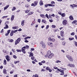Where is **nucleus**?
Masks as SVG:
<instances>
[{
    "label": "nucleus",
    "mask_w": 77,
    "mask_h": 77,
    "mask_svg": "<svg viewBox=\"0 0 77 77\" xmlns=\"http://www.w3.org/2000/svg\"><path fill=\"white\" fill-rule=\"evenodd\" d=\"M53 56H54V54L53 53H51L50 54H49V58H51L52 57H53Z\"/></svg>",
    "instance_id": "nucleus-11"
},
{
    "label": "nucleus",
    "mask_w": 77,
    "mask_h": 77,
    "mask_svg": "<svg viewBox=\"0 0 77 77\" xmlns=\"http://www.w3.org/2000/svg\"><path fill=\"white\" fill-rule=\"evenodd\" d=\"M45 17H46V18H47L48 19H49V17H48V14H46L45 15Z\"/></svg>",
    "instance_id": "nucleus-44"
},
{
    "label": "nucleus",
    "mask_w": 77,
    "mask_h": 77,
    "mask_svg": "<svg viewBox=\"0 0 77 77\" xmlns=\"http://www.w3.org/2000/svg\"><path fill=\"white\" fill-rule=\"evenodd\" d=\"M48 71L50 72H52V69H50Z\"/></svg>",
    "instance_id": "nucleus-61"
},
{
    "label": "nucleus",
    "mask_w": 77,
    "mask_h": 77,
    "mask_svg": "<svg viewBox=\"0 0 77 77\" xmlns=\"http://www.w3.org/2000/svg\"><path fill=\"white\" fill-rule=\"evenodd\" d=\"M76 20H75L74 21H73V22H72V24H75V25H77V23H76Z\"/></svg>",
    "instance_id": "nucleus-36"
},
{
    "label": "nucleus",
    "mask_w": 77,
    "mask_h": 77,
    "mask_svg": "<svg viewBox=\"0 0 77 77\" xmlns=\"http://www.w3.org/2000/svg\"><path fill=\"white\" fill-rule=\"evenodd\" d=\"M50 53H51V51H48L47 52V54H50Z\"/></svg>",
    "instance_id": "nucleus-48"
},
{
    "label": "nucleus",
    "mask_w": 77,
    "mask_h": 77,
    "mask_svg": "<svg viewBox=\"0 0 77 77\" xmlns=\"http://www.w3.org/2000/svg\"><path fill=\"white\" fill-rule=\"evenodd\" d=\"M70 35H72V36H73L75 35V33L74 32H72L70 34Z\"/></svg>",
    "instance_id": "nucleus-45"
},
{
    "label": "nucleus",
    "mask_w": 77,
    "mask_h": 77,
    "mask_svg": "<svg viewBox=\"0 0 77 77\" xmlns=\"http://www.w3.org/2000/svg\"><path fill=\"white\" fill-rule=\"evenodd\" d=\"M13 57L14 59H17V57L15 55H13Z\"/></svg>",
    "instance_id": "nucleus-56"
},
{
    "label": "nucleus",
    "mask_w": 77,
    "mask_h": 77,
    "mask_svg": "<svg viewBox=\"0 0 77 77\" xmlns=\"http://www.w3.org/2000/svg\"><path fill=\"white\" fill-rule=\"evenodd\" d=\"M4 65H6L7 64V61H6V60H4Z\"/></svg>",
    "instance_id": "nucleus-23"
},
{
    "label": "nucleus",
    "mask_w": 77,
    "mask_h": 77,
    "mask_svg": "<svg viewBox=\"0 0 77 77\" xmlns=\"http://www.w3.org/2000/svg\"><path fill=\"white\" fill-rule=\"evenodd\" d=\"M13 8L12 9V11H14V10H16V7H13Z\"/></svg>",
    "instance_id": "nucleus-28"
},
{
    "label": "nucleus",
    "mask_w": 77,
    "mask_h": 77,
    "mask_svg": "<svg viewBox=\"0 0 77 77\" xmlns=\"http://www.w3.org/2000/svg\"><path fill=\"white\" fill-rule=\"evenodd\" d=\"M40 45L43 48H45V44L43 42V41H41L40 42Z\"/></svg>",
    "instance_id": "nucleus-2"
},
{
    "label": "nucleus",
    "mask_w": 77,
    "mask_h": 77,
    "mask_svg": "<svg viewBox=\"0 0 77 77\" xmlns=\"http://www.w3.org/2000/svg\"><path fill=\"white\" fill-rule=\"evenodd\" d=\"M19 62H20L19 61H16L14 62V63H15V64H17V63H19Z\"/></svg>",
    "instance_id": "nucleus-37"
},
{
    "label": "nucleus",
    "mask_w": 77,
    "mask_h": 77,
    "mask_svg": "<svg viewBox=\"0 0 77 77\" xmlns=\"http://www.w3.org/2000/svg\"><path fill=\"white\" fill-rule=\"evenodd\" d=\"M38 1H35L34 2V6H36L38 5Z\"/></svg>",
    "instance_id": "nucleus-13"
},
{
    "label": "nucleus",
    "mask_w": 77,
    "mask_h": 77,
    "mask_svg": "<svg viewBox=\"0 0 77 77\" xmlns=\"http://www.w3.org/2000/svg\"><path fill=\"white\" fill-rule=\"evenodd\" d=\"M49 18H51V15L49 14Z\"/></svg>",
    "instance_id": "nucleus-64"
},
{
    "label": "nucleus",
    "mask_w": 77,
    "mask_h": 77,
    "mask_svg": "<svg viewBox=\"0 0 77 77\" xmlns=\"http://www.w3.org/2000/svg\"><path fill=\"white\" fill-rule=\"evenodd\" d=\"M17 51V52H21V50H19V49H17L16 50Z\"/></svg>",
    "instance_id": "nucleus-46"
},
{
    "label": "nucleus",
    "mask_w": 77,
    "mask_h": 77,
    "mask_svg": "<svg viewBox=\"0 0 77 77\" xmlns=\"http://www.w3.org/2000/svg\"><path fill=\"white\" fill-rule=\"evenodd\" d=\"M55 17H56V18H57V19H59V16L57 15H55Z\"/></svg>",
    "instance_id": "nucleus-50"
},
{
    "label": "nucleus",
    "mask_w": 77,
    "mask_h": 77,
    "mask_svg": "<svg viewBox=\"0 0 77 77\" xmlns=\"http://www.w3.org/2000/svg\"><path fill=\"white\" fill-rule=\"evenodd\" d=\"M31 59L32 60H35V57L33 56L31 57Z\"/></svg>",
    "instance_id": "nucleus-33"
},
{
    "label": "nucleus",
    "mask_w": 77,
    "mask_h": 77,
    "mask_svg": "<svg viewBox=\"0 0 77 77\" xmlns=\"http://www.w3.org/2000/svg\"><path fill=\"white\" fill-rule=\"evenodd\" d=\"M61 16H62V17H65V14L64 13H63L61 14Z\"/></svg>",
    "instance_id": "nucleus-32"
},
{
    "label": "nucleus",
    "mask_w": 77,
    "mask_h": 77,
    "mask_svg": "<svg viewBox=\"0 0 77 77\" xmlns=\"http://www.w3.org/2000/svg\"><path fill=\"white\" fill-rule=\"evenodd\" d=\"M11 32V30H9L8 31V34H9V33Z\"/></svg>",
    "instance_id": "nucleus-60"
},
{
    "label": "nucleus",
    "mask_w": 77,
    "mask_h": 77,
    "mask_svg": "<svg viewBox=\"0 0 77 77\" xmlns=\"http://www.w3.org/2000/svg\"><path fill=\"white\" fill-rule=\"evenodd\" d=\"M33 14V12H30L28 14V15H32V14Z\"/></svg>",
    "instance_id": "nucleus-21"
},
{
    "label": "nucleus",
    "mask_w": 77,
    "mask_h": 77,
    "mask_svg": "<svg viewBox=\"0 0 77 77\" xmlns=\"http://www.w3.org/2000/svg\"><path fill=\"white\" fill-rule=\"evenodd\" d=\"M74 43L76 47H77V42H74Z\"/></svg>",
    "instance_id": "nucleus-34"
},
{
    "label": "nucleus",
    "mask_w": 77,
    "mask_h": 77,
    "mask_svg": "<svg viewBox=\"0 0 77 77\" xmlns=\"http://www.w3.org/2000/svg\"><path fill=\"white\" fill-rule=\"evenodd\" d=\"M48 28H49V25H47L46 28V29H48Z\"/></svg>",
    "instance_id": "nucleus-62"
},
{
    "label": "nucleus",
    "mask_w": 77,
    "mask_h": 77,
    "mask_svg": "<svg viewBox=\"0 0 77 77\" xmlns=\"http://www.w3.org/2000/svg\"><path fill=\"white\" fill-rule=\"evenodd\" d=\"M40 17H42V18H45V15L43 14H40Z\"/></svg>",
    "instance_id": "nucleus-12"
},
{
    "label": "nucleus",
    "mask_w": 77,
    "mask_h": 77,
    "mask_svg": "<svg viewBox=\"0 0 77 77\" xmlns=\"http://www.w3.org/2000/svg\"><path fill=\"white\" fill-rule=\"evenodd\" d=\"M13 35H14V33L12 32H11L10 33V36H12Z\"/></svg>",
    "instance_id": "nucleus-42"
},
{
    "label": "nucleus",
    "mask_w": 77,
    "mask_h": 77,
    "mask_svg": "<svg viewBox=\"0 0 77 77\" xmlns=\"http://www.w3.org/2000/svg\"><path fill=\"white\" fill-rule=\"evenodd\" d=\"M50 69V68H49L48 67H47L46 68V70H48V71Z\"/></svg>",
    "instance_id": "nucleus-52"
},
{
    "label": "nucleus",
    "mask_w": 77,
    "mask_h": 77,
    "mask_svg": "<svg viewBox=\"0 0 77 77\" xmlns=\"http://www.w3.org/2000/svg\"><path fill=\"white\" fill-rule=\"evenodd\" d=\"M62 23L63 25L66 26V25L68 24V21L66 20H64L63 21Z\"/></svg>",
    "instance_id": "nucleus-4"
},
{
    "label": "nucleus",
    "mask_w": 77,
    "mask_h": 77,
    "mask_svg": "<svg viewBox=\"0 0 77 77\" xmlns=\"http://www.w3.org/2000/svg\"><path fill=\"white\" fill-rule=\"evenodd\" d=\"M9 7V5H8L6 6L5 7H4V10L5 11V10H6V9H7Z\"/></svg>",
    "instance_id": "nucleus-16"
},
{
    "label": "nucleus",
    "mask_w": 77,
    "mask_h": 77,
    "mask_svg": "<svg viewBox=\"0 0 77 77\" xmlns=\"http://www.w3.org/2000/svg\"><path fill=\"white\" fill-rule=\"evenodd\" d=\"M56 26L54 25H52V28H56Z\"/></svg>",
    "instance_id": "nucleus-47"
},
{
    "label": "nucleus",
    "mask_w": 77,
    "mask_h": 77,
    "mask_svg": "<svg viewBox=\"0 0 77 77\" xmlns=\"http://www.w3.org/2000/svg\"><path fill=\"white\" fill-rule=\"evenodd\" d=\"M43 2H42V1L41 0L39 2V4L40 6H42V5H43Z\"/></svg>",
    "instance_id": "nucleus-24"
},
{
    "label": "nucleus",
    "mask_w": 77,
    "mask_h": 77,
    "mask_svg": "<svg viewBox=\"0 0 77 77\" xmlns=\"http://www.w3.org/2000/svg\"><path fill=\"white\" fill-rule=\"evenodd\" d=\"M48 46H50V47H53V43L52 42H49V43H48Z\"/></svg>",
    "instance_id": "nucleus-10"
},
{
    "label": "nucleus",
    "mask_w": 77,
    "mask_h": 77,
    "mask_svg": "<svg viewBox=\"0 0 77 77\" xmlns=\"http://www.w3.org/2000/svg\"><path fill=\"white\" fill-rule=\"evenodd\" d=\"M69 41H72L73 39H74V38L73 37H72V38H69Z\"/></svg>",
    "instance_id": "nucleus-25"
},
{
    "label": "nucleus",
    "mask_w": 77,
    "mask_h": 77,
    "mask_svg": "<svg viewBox=\"0 0 77 77\" xmlns=\"http://www.w3.org/2000/svg\"><path fill=\"white\" fill-rule=\"evenodd\" d=\"M12 29H14V30H15V29H18V26L13 27H12Z\"/></svg>",
    "instance_id": "nucleus-20"
},
{
    "label": "nucleus",
    "mask_w": 77,
    "mask_h": 77,
    "mask_svg": "<svg viewBox=\"0 0 77 77\" xmlns=\"http://www.w3.org/2000/svg\"><path fill=\"white\" fill-rule=\"evenodd\" d=\"M69 18L70 20H73V17H72V16H70L69 17Z\"/></svg>",
    "instance_id": "nucleus-30"
},
{
    "label": "nucleus",
    "mask_w": 77,
    "mask_h": 77,
    "mask_svg": "<svg viewBox=\"0 0 77 77\" xmlns=\"http://www.w3.org/2000/svg\"><path fill=\"white\" fill-rule=\"evenodd\" d=\"M74 8H77V5L75 4H72Z\"/></svg>",
    "instance_id": "nucleus-41"
},
{
    "label": "nucleus",
    "mask_w": 77,
    "mask_h": 77,
    "mask_svg": "<svg viewBox=\"0 0 77 77\" xmlns=\"http://www.w3.org/2000/svg\"><path fill=\"white\" fill-rule=\"evenodd\" d=\"M30 12V10H27L25 11V13H26V14H28V13H29V12Z\"/></svg>",
    "instance_id": "nucleus-29"
},
{
    "label": "nucleus",
    "mask_w": 77,
    "mask_h": 77,
    "mask_svg": "<svg viewBox=\"0 0 77 77\" xmlns=\"http://www.w3.org/2000/svg\"><path fill=\"white\" fill-rule=\"evenodd\" d=\"M24 20H23L21 22V25L22 26H24Z\"/></svg>",
    "instance_id": "nucleus-22"
},
{
    "label": "nucleus",
    "mask_w": 77,
    "mask_h": 77,
    "mask_svg": "<svg viewBox=\"0 0 77 77\" xmlns=\"http://www.w3.org/2000/svg\"><path fill=\"white\" fill-rule=\"evenodd\" d=\"M15 17V16L14 15H12L11 16V21H13V20H14V17Z\"/></svg>",
    "instance_id": "nucleus-15"
},
{
    "label": "nucleus",
    "mask_w": 77,
    "mask_h": 77,
    "mask_svg": "<svg viewBox=\"0 0 77 77\" xmlns=\"http://www.w3.org/2000/svg\"><path fill=\"white\" fill-rule=\"evenodd\" d=\"M3 53H8V52L6 50H3Z\"/></svg>",
    "instance_id": "nucleus-35"
},
{
    "label": "nucleus",
    "mask_w": 77,
    "mask_h": 77,
    "mask_svg": "<svg viewBox=\"0 0 77 77\" xmlns=\"http://www.w3.org/2000/svg\"><path fill=\"white\" fill-rule=\"evenodd\" d=\"M25 40L24 41L25 42H26V43H27L29 42V41L28 40Z\"/></svg>",
    "instance_id": "nucleus-63"
},
{
    "label": "nucleus",
    "mask_w": 77,
    "mask_h": 77,
    "mask_svg": "<svg viewBox=\"0 0 77 77\" xmlns=\"http://www.w3.org/2000/svg\"><path fill=\"white\" fill-rule=\"evenodd\" d=\"M29 6V5L28 4H26L25 5V7L26 8H28Z\"/></svg>",
    "instance_id": "nucleus-54"
},
{
    "label": "nucleus",
    "mask_w": 77,
    "mask_h": 77,
    "mask_svg": "<svg viewBox=\"0 0 77 77\" xmlns=\"http://www.w3.org/2000/svg\"><path fill=\"white\" fill-rule=\"evenodd\" d=\"M25 48V47H24L22 48V52H23V53L24 54H26V51H25V50H26V49Z\"/></svg>",
    "instance_id": "nucleus-8"
},
{
    "label": "nucleus",
    "mask_w": 77,
    "mask_h": 77,
    "mask_svg": "<svg viewBox=\"0 0 77 77\" xmlns=\"http://www.w3.org/2000/svg\"><path fill=\"white\" fill-rule=\"evenodd\" d=\"M3 73L5 74H7V72L6 71V70L5 69H4L3 70Z\"/></svg>",
    "instance_id": "nucleus-18"
},
{
    "label": "nucleus",
    "mask_w": 77,
    "mask_h": 77,
    "mask_svg": "<svg viewBox=\"0 0 77 77\" xmlns=\"http://www.w3.org/2000/svg\"><path fill=\"white\" fill-rule=\"evenodd\" d=\"M60 72H61V73H60V75H64V72H63V70H61Z\"/></svg>",
    "instance_id": "nucleus-14"
},
{
    "label": "nucleus",
    "mask_w": 77,
    "mask_h": 77,
    "mask_svg": "<svg viewBox=\"0 0 77 77\" xmlns=\"http://www.w3.org/2000/svg\"><path fill=\"white\" fill-rule=\"evenodd\" d=\"M42 21L43 23H45V20L44 19H42Z\"/></svg>",
    "instance_id": "nucleus-40"
},
{
    "label": "nucleus",
    "mask_w": 77,
    "mask_h": 77,
    "mask_svg": "<svg viewBox=\"0 0 77 77\" xmlns=\"http://www.w3.org/2000/svg\"><path fill=\"white\" fill-rule=\"evenodd\" d=\"M33 56V54L32 53L30 52V53L29 55V57H31V56Z\"/></svg>",
    "instance_id": "nucleus-26"
},
{
    "label": "nucleus",
    "mask_w": 77,
    "mask_h": 77,
    "mask_svg": "<svg viewBox=\"0 0 77 77\" xmlns=\"http://www.w3.org/2000/svg\"><path fill=\"white\" fill-rule=\"evenodd\" d=\"M38 64H39V65L40 66H41V65H43V64H42V62L39 63H38Z\"/></svg>",
    "instance_id": "nucleus-55"
},
{
    "label": "nucleus",
    "mask_w": 77,
    "mask_h": 77,
    "mask_svg": "<svg viewBox=\"0 0 77 77\" xmlns=\"http://www.w3.org/2000/svg\"><path fill=\"white\" fill-rule=\"evenodd\" d=\"M63 33H64V31H61L60 32V34L61 36L62 37L64 36Z\"/></svg>",
    "instance_id": "nucleus-9"
},
{
    "label": "nucleus",
    "mask_w": 77,
    "mask_h": 77,
    "mask_svg": "<svg viewBox=\"0 0 77 77\" xmlns=\"http://www.w3.org/2000/svg\"><path fill=\"white\" fill-rule=\"evenodd\" d=\"M18 31V30H11V32H12V33H15L16 32H17Z\"/></svg>",
    "instance_id": "nucleus-19"
},
{
    "label": "nucleus",
    "mask_w": 77,
    "mask_h": 77,
    "mask_svg": "<svg viewBox=\"0 0 77 77\" xmlns=\"http://www.w3.org/2000/svg\"><path fill=\"white\" fill-rule=\"evenodd\" d=\"M49 54H47L45 56V57H48L49 58Z\"/></svg>",
    "instance_id": "nucleus-31"
},
{
    "label": "nucleus",
    "mask_w": 77,
    "mask_h": 77,
    "mask_svg": "<svg viewBox=\"0 0 77 77\" xmlns=\"http://www.w3.org/2000/svg\"><path fill=\"white\" fill-rule=\"evenodd\" d=\"M31 38V37H26L24 38V39L25 40H26L27 39H30Z\"/></svg>",
    "instance_id": "nucleus-27"
},
{
    "label": "nucleus",
    "mask_w": 77,
    "mask_h": 77,
    "mask_svg": "<svg viewBox=\"0 0 77 77\" xmlns=\"http://www.w3.org/2000/svg\"><path fill=\"white\" fill-rule=\"evenodd\" d=\"M5 57H6V59L7 62H9V60H11V58H10V57L8 55H7L5 56Z\"/></svg>",
    "instance_id": "nucleus-5"
},
{
    "label": "nucleus",
    "mask_w": 77,
    "mask_h": 77,
    "mask_svg": "<svg viewBox=\"0 0 77 77\" xmlns=\"http://www.w3.org/2000/svg\"><path fill=\"white\" fill-rule=\"evenodd\" d=\"M5 26L4 27V28L5 29H8L9 28L8 25L6 24V23H5Z\"/></svg>",
    "instance_id": "nucleus-17"
},
{
    "label": "nucleus",
    "mask_w": 77,
    "mask_h": 77,
    "mask_svg": "<svg viewBox=\"0 0 77 77\" xmlns=\"http://www.w3.org/2000/svg\"><path fill=\"white\" fill-rule=\"evenodd\" d=\"M21 38H18L17 40L15 41V45H17L18 43L20 42V41H21Z\"/></svg>",
    "instance_id": "nucleus-3"
},
{
    "label": "nucleus",
    "mask_w": 77,
    "mask_h": 77,
    "mask_svg": "<svg viewBox=\"0 0 77 77\" xmlns=\"http://www.w3.org/2000/svg\"><path fill=\"white\" fill-rule=\"evenodd\" d=\"M7 17H8V16H3V17H2V18L4 19V18H7Z\"/></svg>",
    "instance_id": "nucleus-58"
},
{
    "label": "nucleus",
    "mask_w": 77,
    "mask_h": 77,
    "mask_svg": "<svg viewBox=\"0 0 77 77\" xmlns=\"http://www.w3.org/2000/svg\"><path fill=\"white\" fill-rule=\"evenodd\" d=\"M62 44L63 45L65 46V42H63L62 43Z\"/></svg>",
    "instance_id": "nucleus-57"
},
{
    "label": "nucleus",
    "mask_w": 77,
    "mask_h": 77,
    "mask_svg": "<svg viewBox=\"0 0 77 77\" xmlns=\"http://www.w3.org/2000/svg\"><path fill=\"white\" fill-rule=\"evenodd\" d=\"M38 23H41V19H38Z\"/></svg>",
    "instance_id": "nucleus-49"
},
{
    "label": "nucleus",
    "mask_w": 77,
    "mask_h": 77,
    "mask_svg": "<svg viewBox=\"0 0 77 77\" xmlns=\"http://www.w3.org/2000/svg\"><path fill=\"white\" fill-rule=\"evenodd\" d=\"M56 63H60V62H61V61L59 60H57L56 62Z\"/></svg>",
    "instance_id": "nucleus-39"
},
{
    "label": "nucleus",
    "mask_w": 77,
    "mask_h": 77,
    "mask_svg": "<svg viewBox=\"0 0 77 77\" xmlns=\"http://www.w3.org/2000/svg\"><path fill=\"white\" fill-rule=\"evenodd\" d=\"M48 40L51 42H54L55 41V39L54 38H52L51 37L48 38Z\"/></svg>",
    "instance_id": "nucleus-6"
},
{
    "label": "nucleus",
    "mask_w": 77,
    "mask_h": 77,
    "mask_svg": "<svg viewBox=\"0 0 77 77\" xmlns=\"http://www.w3.org/2000/svg\"><path fill=\"white\" fill-rule=\"evenodd\" d=\"M41 62H42V63H45V61L44 60L42 61Z\"/></svg>",
    "instance_id": "nucleus-53"
},
{
    "label": "nucleus",
    "mask_w": 77,
    "mask_h": 77,
    "mask_svg": "<svg viewBox=\"0 0 77 77\" xmlns=\"http://www.w3.org/2000/svg\"><path fill=\"white\" fill-rule=\"evenodd\" d=\"M13 39H11L9 41V42H13Z\"/></svg>",
    "instance_id": "nucleus-59"
},
{
    "label": "nucleus",
    "mask_w": 77,
    "mask_h": 77,
    "mask_svg": "<svg viewBox=\"0 0 77 77\" xmlns=\"http://www.w3.org/2000/svg\"><path fill=\"white\" fill-rule=\"evenodd\" d=\"M66 57L67 58V59L69 60L70 61H71V62H72L73 61V59H72V57L70 55H67L66 56Z\"/></svg>",
    "instance_id": "nucleus-1"
},
{
    "label": "nucleus",
    "mask_w": 77,
    "mask_h": 77,
    "mask_svg": "<svg viewBox=\"0 0 77 77\" xmlns=\"http://www.w3.org/2000/svg\"><path fill=\"white\" fill-rule=\"evenodd\" d=\"M35 50V49L33 48H31L30 51H34Z\"/></svg>",
    "instance_id": "nucleus-43"
},
{
    "label": "nucleus",
    "mask_w": 77,
    "mask_h": 77,
    "mask_svg": "<svg viewBox=\"0 0 77 77\" xmlns=\"http://www.w3.org/2000/svg\"><path fill=\"white\" fill-rule=\"evenodd\" d=\"M12 51H13V53H15V50L13 49H12Z\"/></svg>",
    "instance_id": "nucleus-51"
},
{
    "label": "nucleus",
    "mask_w": 77,
    "mask_h": 77,
    "mask_svg": "<svg viewBox=\"0 0 77 77\" xmlns=\"http://www.w3.org/2000/svg\"><path fill=\"white\" fill-rule=\"evenodd\" d=\"M25 47V48H26L27 49L29 48V46L28 45H26V46H24Z\"/></svg>",
    "instance_id": "nucleus-38"
},
{
    "label": "nucleus",
    "mask_w": 77,
    "mask_h": 77,
    "mask_svg": "<svg viewBox=\"0 0 77 77\" xmlns=\"http://www.w3.org/2000/svg\"><path fill=\"white\" fill-rule=\"evenodd\" d=\"M67 66H69V67H74L75 66L74 64L69 63L67 65Z\"/></svg>",
    "instance_id": "nucleus-7"
}]
</instances>
